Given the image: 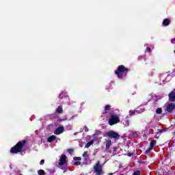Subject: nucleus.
<instances>
[{
  "label": "nucleus",
  "mask_w": 175,
  "mask_h": 175,
  "mask_svg": "<svg viewBox=\"0 0 175 175\" xmlns=\"http://www.w3.org/2000/svg\"><path fill=\"white\" fill-rule=\"evenodd\" d=\"M131 70L124 65H119L117 69L115 70V75L118 77V79L122 80L124 77H126L128 75V72Z\"/></svg>",
  "instance_id": "nucleus-1"
},
{
  "label": "nucleus",
  "mask_w": 175,
  "mask_h": 175,
  "mask_svg": "<svg viewBox=\"0 0 175 175\" xmlns=\"http://www.w3.org/2000/svg\"><path fill=\"white\" fill-rule=\"evenodd\" d=\"M27 139L19 141L15 146L11 148V154H18L23 151V148L27 147Z\"/></svg>",
  "instance_id": "nucleus-2"
},
{
  "label": "nucleus",
  "mask_w": 175,
  "mask_h": 175,
  "mask_svg": "<svg viewBox=\"0 0 175 175\" xmlns=\"http://www.w3.org/2000/svg\"><path fill=\"white\" fill-rule=\"evenodd\" d=\"M105 137H109V139H115L116 140H118L120 136L118 135V133L114 131H109L105 133Z\"/></svg>",
  "instance_id": "nucleus-3"
},
{
  "label": "nucleus",
  "mask_w": 175,
  "mask_h": 175,
  "mask_svg": "<svg viewBox=\"0 0 175 175\" xmlns=\"http://www.w3.org/2000/svg\"><path fill=\"white\" fill-rule=\"evenodd\" d=\"M120 118L117 116L116 114H112L109 120V124L111 126L116 125V124H118L120 122Z\"/></svg>",
  "instance_id": "nucleus-4"
},
{
  "label": "nucleus",
  "mask_w": 175,
  "mask_h": 175,
  "mask_svg": "<svg viewBox=\"0 0 175 175\" xmlns=\"http://www.w3.org/2000/svg\"><path fill=\"white\" fill-rule=\"evenodd\" d=\"M64 132H65V128L64 126H59L55 130L53 133L55 135H61V133H64Z\"/></svg>",
  "instance_id": "nucleus-5"
},
{
  "label": "nucleus",
  "mask_w": 175,
  "mask_h": 175,
  "mask_svg": "<svg viewBox=\"0 0 175 175\" xmlns=\"http://www.w3.org/2000/svg\"><path fill=\"white\" fill-rule=\"evenodd\" d=\"M175 109V104L174 103H170L166 107V111L167 113H172Z\"/></svg>",
  "instance_id": "nucleus-6"
},
{
  "label": "nucleus",
  "mask_w": 175,
  "mask_h": 175,
  "mask_svg": "<svg viewBox=\"0 0 175 175\" xmlns=\"http://www.w3.org/2000/svg\"><path fill=\"white\" fill-rule=\"evenodd\" d=\"M66 155H62L59 159V166H62L66 163Z\"/></svg>",
  "instance_id": "nucleus-7"
},
{
  "label": "nucleus",
  "mask_w": 175,
  "mask_h": 175,
  "mask_svg": "<svg viewBox=\"0 0 175 175\" xmlns=\"http://www.w3.org/2000/svg\"><path fill=\"white\" fill-rule=\"evenodd\" d=\"M168 97L170 102H175V92L174 91H172L168 94Z\"/></svg>",
  "instance_id": "nucleus-8"
},
{
  "label": "nucleus",
  "mask_w": 175,
  "mask_h": 175,
  "mask_svg": "<svg viewBox=\"0 0 175 175\" xmlns=\"http://www.w3.org/2000/svg\"><path fill=\"white\" fill-rule=\"evenodd\" d=\"M170 25V19L169 18H165L163 21V25L164 27H167V25Z\"/></svg>",
  "instance_id": "nucleus-9"
},
{
  "label": "nucleus",
  "mask_w": 175,
  "mask_h": 175,
  "mask_svg": "<svg viewBox=\"0 0 175 175\" xmlns=\"http://www.w3.org/2000/svg\"><path fill=\"white\" fill-rule=\"evenodd\" d=\"M57 139V136L55 135H51L47 139L48 143H53V141H55Z\"/></svg>",
  "instance_id": "nucleus-10"
},
{
  "label": "nucleus",
  "mask_w": 175,
  "mask_h": 175,
  "mask_svg": "<svg viewBox=\"0 0 175 175\" xmlns=\"http://www.w3.org/2000/svg\"><path fill=\"white\" fill-rule=\"evenodd\" d=\"M56 113H57L58 114H62V113H64V109H62V105L57 107V108L56 109Z\"/></svg>",
  "instance_id": "nucleus-11"
},
{
  "label": "nucleus",
  "mask_w": 175,
  "mask_h": 175,
  "mask_svg": "<svg viewBox=\"0 0 175 175\" xmlns=\"http://www.w3.org/2000/svg\"><path fill=\"white\" fill-rule=\"evenodd\" d=\"M111 147V140H107L105 146V149L109 150Z\"/></svg>",
  "instance_id": "nucleus-12"
},
{
  "label": "nucleus",
  "mask_w": 175,
  "mask_h": 175,
  "mask_svg": "<svg viewBox=\"0 0 175 175\" xmlns=\"http://www.w3.org/2000/svg\"><path fill=\"white\" fill-rule=\"evenodd\" d=\"M92 144H94V140H91L90 142H88L85 146V148H88L91 147Z\"/></svg>",
  "instance_id": "nucleus-13"
},
{
  "label": "nucleus",
  "mask_w": 175,
  "mask_h": 175,
  "mask_svg": "<svg viewBox=\"0 0 175 175\" xmlns=\"http://www.w3.org/2000/svg\"><path fill=\"white\" fill-rule=\"evenodd\" d=\"M155 144H157V140L153 139L150 142V148H154V146H155Z\"/></svg>",
  "instance_id": "nucleus-14"
},
{
  "label": "nucleus",
  "mask_w": 175,
  "mask_h": 175,
  "mask_svg": "<svg viewBox=\"0 0 175 175\" xmlns=\"http://www.w3.org/2000/svg\"><path fill=\"white\" fill-rule=\"evenodd\" d=\"M83 157L85 161H88V152H84L83 154Z\"/></svg>",
  "instance_id": "nucleus-15"
},
{
  "label": "nucleus",
  "mask_w": 175,
  "mask_h": 175,
  "mask_svg": "<svg viewBox=\"0 0 175 175\" xmlns=\"http://www.w3.org/2000/svg\"><path fill=\"white\" fill-rule=\"evenodd\" d=\"M123 124H124L125 126H129V120H128V119H124L123 120Z\"/></svg>",
  "instance_id": "nucleus-16"
},
{
  "label": "nucleus",
  "mask_w": 175,
  "mask_h": 175,
  "mask_svg": "<svg viewBox=\"0 0 175 175\" xmlns=\"http://www.w3.org/2000/svg\"><path fill=\"white\" fill-rule=\"evenodd\" d=\"M110 107H111V106L109 105H105V113H107L108 111H110Z\"/></svg>",
  "instance_id": "nucleus-17"
},
{
  "label": "nucleus",
  "mask_w": 175,
  "mask_h": 175,
  "mask_svg": "<svg viewBox=\"0 0 175 175\" xmlns=\"http://www.w3.org/2000/svg\"><path fill=\"white\" fill-rule=\"evenodd\" d=\"M38 175H44V174H46V172H44V170H40L38 171Z\"/></svg>",
  "instance_id": "nucleus-18"
},
{
  "label": "nucleus",
  "mask_w": 175,
  "mask_h": 175,
  "mask_svg": "<svg viewBox=\"0 0 175 175\" xmlns=\"http://www.w3.org/2000/svg\"><path fill=\"white\" fill-rule=\"evenodd\" d=\"M157 114H162V108H157L156 109Z\"/></svg>",
  "instance_id": "nucleus-19"
},
{
  "label": "nucleus",
  "mask_w": 175,
  "mask_h": 175,
  "mask_svg": "<svg viewBox=\"0 0 175 175\" xmlns=\"http://www.w3.org/2000/svg\"><path fill=\"white\" fill-rule=\"evenodd\" d=\"M67 151H68V154H70V155H72L73 154L75 150L70 148V149H68Z\"/></svg>",
  "instance_id": "nucleus-20"
},
{
  "label": "nucleus",
  "mask_w": 175,
  "mask_h": 175,
  "mask_svg": "<svg viewBox=\"0 0 175 175\" xmlns=\"http://www.w3.org/2000/svg\"><path fill=\"white\" fill-rule=\"evenodd\" d=\"M152 149H153L152 148L149 147L148 149L147 150H146L145 154H150V152H151V150Z\"/></svg>",
  "instance_id": "nucleus-21"
},
{
  "label": "nucleus",
  "mask_w": 175,
  "mask_h": 175,
  "mask_svg": "<svg viewBox=\"0 0 175 175\" xmlns=\"http://www.w3.org/2000/svg\"><path fill=\"white\" fill-rule=\"evenodd\" d=\"M133 175H140V170H136L133 172Z\"/></svg>",
  "instance_id": "nucleus-22"
},
{
  "label": "nucleus",
  "mask_w": 175,
  "mask_h": 175,
  "mask_svg": "<svg viewBox=\"0 0 175 175\" xmlns=\"http://www.w3.org/2000/svg\"><path fill=\"white\" fill-rule=\"evenodd\" d=\"M74 165H75V166H80V165H81V162H80V161H75L74 163Z\"/></svg>",
  "instance_id": "nucleus-23"
},
{
  "label": "nucleus",
  "mask_w": 175,
  "mask_h": 175,
  "mask_svg": "<svg viewBox=\"0 0 175 175\" xmlns=\"http://www.w3.org/2000/svg\"><path fill=\"white\" fill-rule=\"evenodd\" d=\"M132 136H133V137H137V132H133V133H132Z\"/></svg>",
  "instance_id": "nucleus-24"
},
{
  "label": "nucleus",
  "mask_w": 175,
  "mask_h": 175,
  "mask_svg": "<svg viewBox=\"0 0 175 175\" xmlns=\"http://www.w3.org/2000/svg\"><path fill=\"white\" fill-rule=\"evenodd\" d=\"M135 114H136V111H131V113H130V117H132V116H135Z\"/></svg>",
  "instance_id": "nucleus-25"
},
{
  "label": "nucleus",
  "mask_w": 175,
  "mask_h": 175,
  "mask_svg": "<svg viewBox=\"0 0 175 175\" xmlns=\"http://www.w3.org/2000/svg\"><path fill=\"white\" fill-rule=\"evenodd\" d=\"M73 159L75 161H81V157H74Z\"/></svg>",
  "instance_id": "nucleus-26"
},
{
  "label": "nucleus",
  "mask_w": 175,
  "mask_h": 175,
  "mask_svg": "<svg viewBox=\"0 0 175 175\" xmlns=\"http://www.w3.org/2000/svg\"><path fill=\"white\" fill-rule=\"evenodd\" d=\"M83 129H84L85 132H88V131H90V129H88V127H87V126H85L83 127Z\"/></svg>",
  "instance_id": "nucleus-27"
},
{
  "label": "nucleus",
  "mask_w": 175,
  "mask_h": 175,
  "mask_svg": "<svg viewBox=\"0 0 175 175\" xmlns=\"http://www.w3.org/2000/svg\"><path fill=\"white\" fill-rule=\"evenodd\" d=\"M146 51L148 52V53H151V48H150V47H146Z\"/></svg>",
  "instance_id": "nucleus-28"
},
{
  "label": "nucleus",
  "mask_w": 175,
  "mask_h": 175,
  "mask_svg": "<svg viewBox=\"0 0 175 175\" xmlns=\"http://www.w3.org/2000/svg\"><path fill=\"white\" fill-rule=\"evenodd\" d=\"M59 99H64V94H60L59 95Z\"/></svg>",
  "instance_id": "nucleus-29"
},
{
  "label": "nucleus",
  "mask_w": 175,
  "mask_h": 175,
  "mask_svg": "<svg viewBox=\"0 0 175 175\" xmlns=\"http://www.w3.org/2000/svg\"><path fill=\"white\" fill-rule=\"evenodd\" d=\"M40 165H44V159H42L40 162Z\"/></svg>",
  "instance_id": "nucleus-30"
},
{
  "label": "nucleus",
  "mask_w": 175,
  "mask_h": 175,
  "mask_svg": "<svg viewBox=\"0 0 175 175\" xmlns=\"http://www.w3.org/2000/svg\"><path fill=\"white\" fill-rule=\"evenodd\" d=\"M159 133H163V131H166V129H163V130H162V129H161V130H159Z\"/></svg>",
  "instance_id": "nucleus-31"
},
{
  "label": "nucleus",
  "mask_w": 175,
  "mask_h": 175,
  "mask_svg": "<svg viewBox=\"0 0 175 175\" xmlns=\"http://www.w3.org/2000/svg\"><path fill=\"white\" fill-rule=\"evenodd\" d=\"M62 170H64V172H66V170H68V167L65 166L64 167L62 168Z\"/></svg>",
  "instance_id": "nucleus-32"
},
{
  "label": "nucleus",
  "mask_w": 175,
  "mask_h": 175,
  "mask_svg": "<svg viewBox=\"0 0 175 175\" xmlns=\"http://www.w3.org/2000/svg\"><path fill=\"white\" fill-rule=\"evenodd\" d=\"M171 43H172V44H175V38L171 40Z\"/></svg>",
  "instance_id": "nucleus-33"
},
{
  "label": "nucleus",
  "mask_w": 175,
  "mask_h": 175,
  "mask_svg": "<svg viewBox=\"0 0 175 175\" xmlns=\"http://www.w3.org/2000/svg\"><path fill=\"white\" fill-rule=\"evenodd\" d=\"M127 155L129 157H132V155H133V153L129 152V153H127Z\"/></svg>",
  "instance_id": "nucleus-34"
},
{
  "label": "nucleus",
  "mask_w": 175,
  "mask_h": 175,
  "mask_svg": "<svg viewBox=\"0 0 175 175\" xmlns=\"http://www.w3.org/2000/svg\"><path fill=\"white\" fill-rule=\"evenodd\" d=\"M117 150H118V148H117L114 147V148H113V152H116V151H117Z\"/></svg>",
  "instance_id": "nucleus-35"
},
{
  "label": "nucleus",
  "mask_w": 175,
  "mask_h": 175,
  "mask_svg": "<svg viewBox=\"0 0 175 175\" xmlns=\"http://www.w3.org/2000/svg\"><path fill=\"white\" fill-rule=\"evenodd\" d=\"M154 137H155V139H158L159 137V135H154Z\"/></svg>",
  "instance_id": "nucleus-36"
},
{
  "label": "nucleus",
  "mask_w": 175,
  "mask_h": 175,
  "mask_svg": "<svg viewBox=\"0 0 175 175\" xmlns=\"http://www.w3.org/2000/svg\"><path fill=\"white\" fill-rule=\"evenodd\" d=\"M109 175H114L113 173H109Z\"/></svg>",
  "instance_id": "nucleus-37"
}]
</instances>
